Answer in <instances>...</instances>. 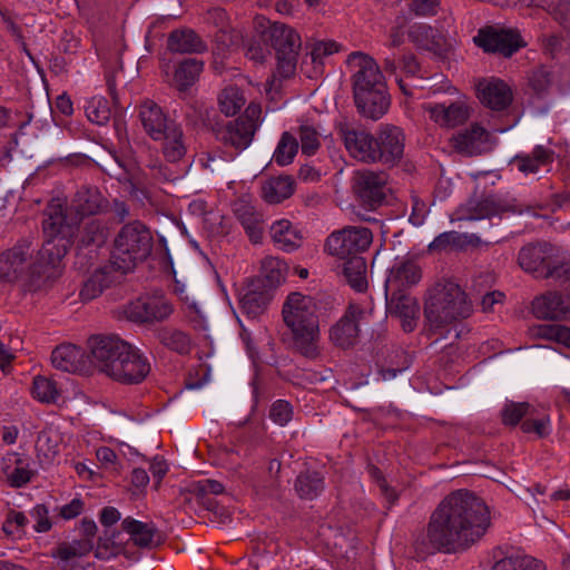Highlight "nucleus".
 <instances>
[{"instance_id":"nucleus-47","label":"nucleus","mask_w":570,"mask_h":570,"mask_svg":"<svg viewBox=\"0 0 570 570\" xmlns=\"http://www.w3.org/2000/svg\"><path fill=\"white\" fill-rule=\"evenodd\" d=\"M295 488L301 498L313 499L324 488L323 478L318 472L302 473L297 476Z\"/></svg>"},{"instance_id":"nucleus-61","label":"nucleus","mask_w":570,"mask_h":570,"mask_svg":"<svg viewBox=\"0 0 570 570\" xmlns=\"http://www.w3.org/2000/svg\"><path fill=\"white\" fill-rule=\"evenodd\" d=\"M48 510L45 505L38 504L31 511V517L36 521L33 528L37 532H47L51 529Z\"/></svg>"},{"instance_id":"nucleus-48","label":"nucleus","mask_w":570,"mask_h":570,"mask_svg":"<svg viewBox=\"0 0 570 570\" xmlns=\"http://www.w3.org/2000/svg\"><path fill=\"white\" fill-rule=\"evenodd\" d=\"M32 396L42 403H56L59 399L60 391L55 381L46 376H37L33 379Z\"/></svg>"},{"instance_id":"nucleus-46","label":"nucleus","mask_w":570,"mask_h":570,"mask_svg":"<svg viewBox=\"0 0 570 570\" xmlns=\"http://www.w3.org/2000/svg\"><path fill=\"white\" fill-rule=\"evenodd\" d=\"M242 91L234 86H228L218 96L220 111L227 117L235 116L245 105Z\"/></svg>"},{"instance_id":"nucleus-59","label":"nucleus","mask_w":570,"mask_h":570,"mask_svg":"<svg viewBox=\"0 0 570 570\" xmlns=\"http://www.w3.org/2000/svg\"><path fill=\"white\" fill-rule=\"evenodd\" d=\"M292 416L293 409L287 401L277 400L272 404L269 417L274 423L284 426L292 420Z\"/></svg>"},{"instance_id":"nucleus-49","label":"nucleus","mask_w":570,"mask_h":570,"mask_svg":"<svg viewBox=\"0 0 570 570\" xmlns=\"http://www.w3.org/2000/svg\"><path fill=\"white\" fill-rule=\"evenodd\" d=\"M298 150L296 138L289 132L285 131L276 146L273 155L274 161L279 166H287L293 163L294 157Z\"/></svg>"},{"instance_id":"nucleus-41","label":"nucleus","mask_w":570,"mask_h":570,"mask_svg":"<svg viewBox=\"0 0 570 570\" xmlns=\"http://www.w3.org/2000/svg\"><path fill=\"white\" fill-rule=\"evenodd\" d=\"M521 429L524 433H534L539 438H543L551 432V422L547 411L532 406L528 417L522 422Z\"/></svg>"},{"instance_id":"nucleus-51","label":"nucleus","mask_w":570,"mask_h":570,"mask_svg":"<svg viewBox=\"0 0 570 570\" xmlns=\"http://www.w3.org/2000/svg\"><path fill=\"white\" fill-rule=\"evenodd\" d=\"M493 570H544L543 566L529 556H511L499 560Z\"/></svg>"},{"instance_id":"nucleus-24","label":"nucleus","mask_w":570,"mask_h":570,"mask_svg":"<svg viewBox=\"0 0 570 570\" xmlns=\"http://www.w3.org/2000/svg\"><path fill=\"white\" fill-rule=\"evenodd\" d=\"M52 365L61 371L77 373L87 370L88 357L73 344H61L51 354Z\"/></svg>"},{"instance_id":"nucleus-50","label":"nucleus","mask_w":570,"mask_h":570,"mask_svg":"<svg viewBox=\"0 0 570 570\" xmlns=\"http://www.w3.org/2000/svg\"><path fill=\"white\" fill-rule=\"evenodd\" d=\"M157 336L163 345L180 354L188 353L190 350V338L181 331L163 328Z\"/></svg>"},{"instance_id":"nucleus-53","label":"nucleus","mask_w":570,"mask_h":570,"mask_svg":"<svg viewBox=\"0 0 570 570\" xmlns=\"http://www.w3.org/2000/svg\"><path fill=\"white\" fill-rule=\"evenodd\" d=\"M299 139L302 153L307 156L314 155L321 146V135L317 129L309 124L299 126Z\"/></svg>"},{"instance_id":"nucleus-62","label":"nucleus","mask_w":570,"mask_h":570,"mask_svg":"<svg viewBox=\"0 0 570 570\" xmlns=\"http://www.w3.org/2000/svg\"><path fill=\"white\" fill-rule=\"evenodd\" d=\"M338 51V45L334 41L317 42L312 50L313 61H320L322 58Z\"/></svg>"},{"instance_id":"nucleus-25","label":"nucleus","mask_w":570,"mask_h":570,"mask_svg":"<svg viewBox=\"0 0 570 570\" xmlns=\"http://www.w3.org/2000/svg\"><path fill=\"white\" fill-rule=\"evenodd\" d=\"M275 246L284 252H293L303 244L304 236L298 226L286 218L275 220L269 228Z\"/></svg>"},{"instance_id":"nucleus-19","label":"nucleus","mask_w":570,"mask_h":570,"mask_svg":"<svg viewBox=\"0 0 570 570\" xmlns=\"http://www.w3.org/2000/svg\"><path fill=\"white\" fill-rule=\"evenodd\" d=\"M247 115L255 116L257 110L255 107L249 106L246 110ZM256 121L249 116L240 117L230 121L222 132V140L224 144L233 146L238 150H243L249 146L253 136L256 131Z\"/></svg>"},{"instance_id":"nucleus-9","label":"nucleus","mask_w":570,"mask_h":570,"mask_svg":"<svg viewBox=\"0 0 570 570\" xmlns=\"http://www.w3.org/2000/svg\"><path fill=\"white\" fill-rule=\"evenodd\" d=\"M150 372L147 357L135 346L127 343L114 365L109 368L108 377L125 384H138Z\"/></svg>"},{"instance_id":"nucleus-39","label":"nucleus","mask_w":570,"mask_h":570,"mask_svg":"<svg viewBox=\"0 0 570 570\" xmlns=\"http://www.w3.org/2000/svg\"><path fill=\"white\" fill-rule=\"evenodd\" d=\"M169 50L180 53L200 52L205 46L193 30H175L168 37Z\"/></svg>"},{"instance_id":"nucleus-42","label":"nucleus","mask_w":570,"mask_h":570,"mask_svg":"<svg viewBox=\"0 0 570 570\" xmlns=\"http://www.w3.org/2000/svg\"><path fill=\"white\" fill-rule=\"evenodd\" d=\"M122 524L136 546L141 548L153 546L156 529L151 524L131 519H126Z\"/></svg>"},{"instance_id":"nucleus-32","label":"nucleus","mask_w":570,"mask_h":570,"mask_svg":"<svg viewBox=\"0 0 570 570\" xmlns=\"http://www.w3.org/2000/svg\"><path fill=\"white\" fill-rule=\"evenodd\" d=\"M119 276L121 275L118 271L114 269L110 263L98 267L83 284L80 291L81 299L91 301L96 298L106 287L116 282Z\"/></svg>"},{"instance_id":"nucleus-34","label":"nucleus","mask_w":570,"mask_h":570,"mask_svg":"<svg viewBox=\"0 0 570 570\" xmlns=\"http://www.w3.org/2000/svg\"><path fill=\"white\" fill-rule=\"evenodd\" d=\"M159 140L161 141V153L165 159L169 163H178L187 153V145L183 130L176 124L174 126H169Z\"/></svg>"},{"instance_id":"nucleus-13","label":"nucleus","mask_w":570,"mask_h":570,"mask_svg":"<svg viewBox=\"0 0 570 570\" xmlns=\"http://www.w3.org/2000/svg\"><path fill=\"white\" fill-rule=\"evenodd\" d=\"M127 342L114 335H94L88 340V362L99 372L108 374Z\"/></svg>"},{"instance_id":"nucleus-55","label":"nucleus","mask_w":570,"mask_h":570,"mask_svg":"<svg viewBox=\"0 0 570 570\" xmlns=\"http://www.w3.org/2000/svg\"><path fill=\"white\" fill-rule=\"evenodd\" d=\"M96 458L102 469L117 475L120 474L121 464L118 460L116 452L111 448L99 446L96 450Z\"/></svg>"},{"instance_id":"nucleus-5","label":"nucleus","mask_w":570,"mask_h":570,"mask_svg":"<svg viewBox=\"0 0 570 570\" xmlns=\"http://www.w3.org/2000/svg\"><path fill=\"white\" fill-rule=\"evenodd\" d=\"M472 304L454 282L439 281L426 292L424 316L431 331H440L453 322L468 318Z\"/></svg>"},{"instance_id":"nucleus-2","label":"nucleus","mask_w":570,"mask_h":570,"mask_svg":"<svg viewBox=\"0 0 570 570\" xmlns=\"http://www.w3.org/2000/svg\"><path fill=\"white\" fill-rule=\"evenodd\" d=\"M104 197L96 188H80L71 203L70 213L67 214L60 199H52L47 207L43 220L46 240L40 252V261L48 258L43 267L45 277L50 278L58 274L59 264L66 255L75 234L76 225L87 216L100 213L104 207Z\"/></svg>"},{"instance_id":"nucleus-56","label":"nucleus","mask_w":570,"mask_h":570,"mask_svg":"<svg viewBox=\"0 0 570 570\" xmlns=\"http://www.w3.org/2000/svg\"><path fill=\"white\" fill-rule=\"evenodd\" d=\"M532 406L529 403H510L502 411V421L504 424L515 425L523 416L529 415Z\"/></svg>"},{"instance_id":"nucleus-17","label":"nucleus","mask_w":570,"mask_h":570,"mask_svg":"<svg viewBox=\"0 0 570 570\" xmlns=\"http://www.w3.org/2000/svg\"><path fill=\"white\" fill-rule=\"evenodd\" d=\"M365 314L360 305L351 304L345 314L331 326L328 338L340 348L352 347L358 337V324Z\"/></svg>"},{"instance_id":"nucleus-36","label":"nucleus","mask_w":570,"mask_h":570,"mask_svg":"<svg viewBox=\"0 0 570 570\" xmlns=\"http://www.w3.org/2000/svg\"><path fill=\"white\" fill-rule=\"evenodd\" d=\"M91 550L92 543L89 539L75 540L71 542L61 543L52 552V557L58 559L65 567H67L88 556Z\"/></svg>"},{"instance_id":"nucleus-43","label":"nucleus","mask_w":570,"mask_h":570,"mask_svg":"<svg viewBox=\"0 0 570 570\" xmlns=\"http://www.w3.org/2000/svg\"><path fill=\"white\" fill-rule=\"evenodd\" d=\"M410 40L419 48L433 50L439 46V33L425 23H414L409 30Z\"/></svg>"},{"instance_id":"nucleus-45","label":"nucleus","mask_w":570,"mask_h":570,"mask_svg":"<svg viewBox=\"0 0 570 570\" xmlns=\"http://www.w3.org/2000/svg\"><path fill=\"white\" fill-rule=\"evenodd\" d=\"M8 461H13L14 463L13 466H10L9 464L6 465L4 471L8 482L16 488L27 484L33 474L28 460L13 455V458H9Z\"/></svg>"},{"instance_id":"nucleus-37","label":"nucleus","mask_w":570,"mask_h":570,"mask_svg":"<svg viewBox=\"0 0 570 570\" xmlns=\"http://www.w3.org/2000/svg\"><path fill=\"white\" fill-rule=\"evenodd\" d=\"M342 273L352 288L364 292L367 288L366 262L362 256L343 259Z\"/></svg>"},{"instance_id":"nucleus-33","label":"nucleus","mask_w":570,"mask_h":570,"mask_svg":"<svg viewBox=\"0 0 570 570\" xmlns=\"http://www.w3.org/2000/svg\"><path fill=\"white\" fill-rule=\"evenodd\" d=\"M295 189V181L289 176L266 179L261 187V196L268 204H279L289 198Z\"/></svg>"},{"instance_id":"nucleus-29","label":"nucleus","mask_w":570,"mask_h":570,"mask_svg":"<svg viewBox=\"0 0 570 570\" xmlns=\"http://www.w3.org/2000/svg\"><path fill=\"white\" fill-rule=\"evenodd\" d=\"M63 438L55 426L43 429L36 441V456L41 465H50L60 453Z\"/></svg>"},{"instance_id":"nucleus-35","label":"nucleus","mask_w":570,"mask_h":570,"mask_svg":"<svg viewBox=\"0 0 570 570\" xmlns=\"http://www.w3.org/2000/svg\"><path fill=\"white\" fill-rule=\"evenodd\" d=\"M553 153L543 146H537L527 155H518L513 163L521 173L535 174L540 168L552 163Z\"/></svg>"},{"instance_id":"nucleus-10","label":"nucleus","mask_w":570,"mask_h":570,"mask_svg":"<svg viewBox=\"0 0 570 570\" xmlns=\"http://www.w3.org/2000/svg\"><path fill=\"white\" fill-rule=\"evenodd\" d=\"M150 372L147 357L135 346L127 343L114 365L109 368L108 377L125 384H138Z\"/></svg>"},{"instance_id":"nucleus-58","label":"nucleus","mask_w":570,"mask_h":570,"mask_svg":"<svg viewBox=\"0 0 570 570\" xmlns=\"http://www.w3.org/2000/svg\"><path fill=\"white\" fill-rule=\"evenodd\" d=\"M243 308L248 313L257 314L262 312L268 303L266 294L256 293L255 291L248 289L240 298Z\"/></svg>"},{"instance_id":"nucleus-12","label":"nucleus","mask_w":570,"mask_h":570,"mask_svg":"<svg viewBox=\"0 0 570 570\" xmlns=\"http://www.w3.org/2000/svg\"><path fill=\"white\" fill-rule=\"evenodd\" d=\"M173 306L163 295H147L130 302L125 314L136 323L163 322L173 313Z\"/></svg>"},{"instance_id":"nucleus-54","label":"nucleus","mask_w":570,"mask_h":570,"mask_svg":"<svg viewBox=\"0 0 570 570\" xmlns=\"http://www.w3.org/2000/svg\"><path fill=\"white\" fill-rule=\"evenodd\" d=\"M268 36L266 30L262 31L257 38H254L247 46L246 57L255 63H263L271 55L267 43Z\"/></svg>"},{"instance_id":"nucleus-40","label":"nucleus","mask_w":570,"mask_h":570,"mask_svg":"<svg viewBox=\"0 0 570 570\" xmlns=\"http://www.w3.org/2000/svg\"><path fill=\"white\" fill-rule=\"evenodd\" d=\"M529 335L533 338L554 341L570 347V327L560 324H538L529 328Z\"/></svg>"},{"instance_id":"nucleus-16","label":"nucleus","mask_w":570,"mask_h":570,"mask_svg":"<svg viewBox=\"0 0 570 570\" xmlns=\"http://www.w3.org/2000/svg\"><path fill=\"white\" fill-rule=\"evenodd\" d=\"M475 43L488 52H497L504 57L512 56L524 46L521 36L515 30L484 29L474 38Z\"/></svg>"},{"instance_id":"nucleus-23","label":"nucleus","mask_w":570,"mask_h":570,"mask_svg":"<svg viewBox=\"0 0 570 570\" xmlns=\"http://www.w3.org/2000/svg\"><path fill=\"white\" fill-rule=\"evenodd\" d=\"M139 119L146 134L154 140H159L169 126H174L167 119L163 109L151 100L144 101L139 107Z\"/></svg>"},{"instance_id":"nucleus-15","label":"nucleus","mask_w":570,"mask_h":570,"mask_svg":"<svg viewBox=\"0 0 570 570\" xmlns=\"http://www.w3.org/2000/svg\"><path fill=\"white\" fill-rule=\"evenodd\" d=\"M338 135L351 157L365 163L377 160V142L367 131L347 122H341Z\"/></svg>"},{"instance_id":"nucleus-20","label":"nucleus","mask_w":570,"mask_h":570,"mask_svg":"<svg viewBox=\"0 0 570 570\" xmlns=\"http://www.w3.org/2000/svg\"><path fill=\"white\" fill-rule=\"evenodd\" d=\"M422 109L430 119L441 127L453 128L463 124L470 117V108L463 101L445 106L444 104H423Z\"/></svg>"},{"instance_id":"nucleus-28","label":"nucleus","mask_w":570,"mask_h":570,"mask_svg":"<svg viewBox=\"0 0 570 570\" xmlns=\"http://www.w3.org/2000/svg\"><path fill=\"white\" fill-rule=\"evenodd\" d=\"M377 142V160L390 164L399 160L404 150V135L399 127L381 130Z\"/></svg>"},{"instance_id":"nucleus-1","label":"nucleus","mask_w":570,"mask_h":570,"mask_svg":"<svg viewBox=\"0 0 570 570\" xmlns=\"http://www.w3.org/2000/svg\"><path fill=\"white\" fill-rule=\"evenodd\" d=\"M489 525L485 503L466 490H458L439 503L414 547L421 558L435 552L453 553L476 542Z\"/></svg>"},{"instance_id":"nucleus-4","label":"nucleus","mask_w":570,"mask_h":570,"mask_svg":"<svg viewBox=\"0 0 570 570\" xmlns=\"http://www.w3.org/2000/svg\"><path fill=\"white\" fill-rule=\"evenodd\" d=\"M284 324L301 354L315 358L320 354V320L317 304L311 296L291 293L282 308Z\"/></svg>"},{"instance_id":"nucleus-60","label":"nucleus","mask_w":570,"mask_h":570,"mask_svg":"<svg viewBox=\"0 0 570 570\" xmlns=\"http://www.w3.org/2000/svg\"><path fill=\"white\" fill-rule=\"evenodd\" d=\"M298 52L277 55V75L287 78L295 72Z\"/></svg>"},{"instance_id":"nucleus-11","label":"nucleus","mask_w":570,"mask_h":570,"mask_svg":"<svg viewBox=\"0 0 570 570\" xmlns=\"http://www.w3.org/2000/svg\"><path fill=\"white\" fill-rule=\"evenodd\" d=\"M523 209L515 199L507 200L498 197L471 199L459 210L460 220H480L501 217L505 214H522Z\"/></svg>"},{"instance_id":"nucleus-8","label":"nucleus","mask_w":570,"mask_h":570,"mask_svg":"<svg viewBox=\"0 0 570 570\" xmlns=\"http://www.w3.org/2000/svg\"><path fill=\"white\" fill-rule=\"evenodd\" d=\"M373 242L372 232L362 226H348L332 233L326 240L328 253L340 259L360 256Z\"/></svg>"},{"instance_id":"nucleus-21","label":"nucleus","mask_w":570,"mask_h":570,"mask_svg":"<svg viewBox=\"0 0 570 570\" xmlns=\"http://www.w3.org/2000/svg\"><path fill=\"white\" fill-rule=\"evenodd\" d=\"M478 96L484 106L493 110L505 109L512 101L510 87L500 79L481 81L478 85Z\"/></svg>"},{"instance_id":"nucleus-6","label":"nucleus","mask_w":570,"mask_h":570,"mask_svg":"<svg viewBox=\"0 0 570 570\" xmlns=\"http://www.w3.org/2000/svg\"><path fill=\"white\" fill-rule=\"evenodd\" d=\"M151 249L153 236L149 229L139 222L129 223L116 236L109 263L124 275L144 262Z\"/></svg>"},{"instance_id":"nucleus-57","label":"nucleus","mask_w":570,"mask_h":570,"mask_svg":"<svg viewBox=\"0 0 570 570\" xmlns=\"http://www.w3.org/2000/svg\"><path fill=\"white\" fill-rule=\"evenodd\" d=\"M28 523V518L19 511H10L3 522L2 530L9 537L20 535Z\"/></svg>"},{"instance_id":"nucleus-3","label":"nucleus","mask_w":570,"mask_h":570,"mask_svg":"<svg viewBox=\"0 0 570 570\" xmlns=\"http://www.w3.org/2000/svg\"><path fill=\"white\" fill-rule=\"evenodd\" d=\"M353 69V94L358 111L371 119H380L390 107L384 76L373 58L353 52L347 58Z\"/></svg>"},{"instance_id":"nucleus-18","label":"nucleus","mask_w":570,"mask_h":570,"mask_svg":"<svg viewBox=\"0 0 570 570\" xmlns=\"http://www.w3.org/2000/svg\"><path fill=\"white\" fill-rule=\"evenodd\" d=\"M387 177L384 173L357 170L353 177V189L363 203L373 207L382 203L386 195Z\"/></svg>"},{"instance_id":"nucleus-30","label":"nucleus","mask_w":570,"mask_h":570,"mask_svg":"<svg viewBox=\"0 0 570 570\" xmlns=\"http://www.w3.org/2000/svg\"><path fill=\"white\" fill-rule=\"evenodd\" d=\"M266 23L268 24L266 33L272 47L276 50V55L298 52L301 38L292 28L277 22L269 23L266 21Z\"/></svg>"},{"instance_id":"nucleus-31","label":"nucleus","mask_w":570,"mask_h":570,"mask_svg":"<svg viewBox=\"0 0 570 570\" xmlns=\"http://www.w3.org/2000/svg\"><path fill=\"white\" fill-rule=\"evenodd\" d=\"M570 311V303L559 293H547L532 302V312L538 318L556 320Z\"/></svg>"},{"instance_id":"nucleus-22","label":"nucleus","mask_w":570,"mask_h":570,"mask_svg":"<svg viewBox=\"0 0 570 570\" xmlns=\"http://www.w3.org/2000/svg\"><path fill=\"white\" fill-rule=\"evenodd\" d=\"M233 213L240 222L253 243H259L263 236L262 215L255 209L252 200L246 197H239L233 204Z\"/></svg>"},{"instance_id":"nucleus-52","label":"nucleus","mask_w":570,"mask_h":570,"mask_svg":"<svg viewBox=\"0 0 570 570\" xmlns=\"http://www.w3.org/2000/svg\"><path fill=\"white\" fill-rule=\"evenodd\" d=\"M86 116L89 121L97 125H105L110 119V108L104 97H94L86 105Z\"/></svg>"},{"instance_id":"nucleus-27","label":"nucleus","mask_w":570,"mask_h":570,"mask_svg":"<svg viewBox=\"0 0 570 570\" xmlns=\"http://www.w3.org/2000/svg\"><path fill=\"white\" fill-rule=\"evenodd\" d=\"M422 278V269L413 259L397 262L390 272L386 279V287L392 291H403L416 285Z\"/></svg>"},{"instance_id":"nucleus-14","label":"nucleus","mask_w":570,"mask_h":570,"mask_svg":"<svg viewBox=\"0 0 570 570\" xmlns=\"http://www.w3.org/2000/svg\"><path fill=\"white\" fill-rule=\"evenodd\" d=\"M552 250L549 245L524 246L519 253V264L521 268L537 277L559 276L561 275L560 268H556L558 262L552 258Z\"/></svg>"},{"instance_id":"nucleus-26","label":"nucleus","mask_w":570,"mask_h":570,"mask_svg":"<svg viewBox=\"0 0 570 570\" xmlns=\"http://www.w3.org/2000/svg\"><path fill=\"white\" fill-rule=\"evenodd\" d=\"M489 132L483 127L474 124L453 136L452 146L463 154H481L489 148Z\"/></svg>"},{"instance_id":"nucleus-38","label":"nucleus","mask_w":570,"mask_h":570,"mask_svg":"<svg viewBox=\"0 0 570 570\" xmlns=\"http://www.w3.org/2000/svg\"><path fill=\"white\" fill-rule=\"evenodd\" d=\"M203 67L204 63L194 58L181 61L175 69L171 85L179 91L186 90L195 83L203 71Z\"/></svg>"},{"instance_id":"nucleus-7","label":"nucleus","mask_w":570,"mask_h":570,"mask_svg":"<svg viewBox=\"0 0 570 570\" xmlns=\"http://www.w3.org/2000/svg\"><path fill=\"white\" fill-rule=\"evenodd\" d=\"M40 252L41 249L38 252L36 261L29 265L26 274V262L30 256V244L28 242H20L12 248L1 253L0 281L13 283L24 277V286L28 291L36 292L46 287L60 274V271L53 277H45L43 267L47 265L48 258L40 261Z\"/></svg>"},{"instance_id":"nucleus-64","label":"nucleus","mask_w":570,"mask_h":570,"mask_svg":"<svg viewBox=\"0 0 570 570\" xmlns=\"http://www.w3.org/2000/svg\"><path fill=\"white\" fill-rule=\"evenodd\" d=\"M456 237L454 232L442 233L430 243L429 248L431 250H443L454 244Z\"/></svg>"},{"instance_id":"nucleus-44","label":"nucleus","mask_w":570,"mask_h":570,"mask_svg":"<svg viewBox=\"0 0 570 570\" xmlns=\"http://www.w3.org/2000/svg\"><path fill=\"white\" fill-rule=\"evenodd\" d=\"M261 273L267 286L275 287L285 281L287 266L279 258L268 256L262 261Z\"/></svg>"},{"instance_id":"nucleus-63","label":"nucleus","mask_w":570,"mask_h":570,"mask_svg":"<svg viewBox=\"0 0 570 570\" xmlns=\"http://www.w3.org/2000/svg\"><path fill=\"white\" fill-rule=\"evenodd\" d=\"M411 8L419 16H432L436 12L438 0H413Z\"/></svg>"}]
</instances>
